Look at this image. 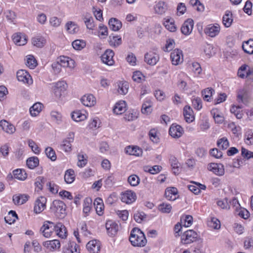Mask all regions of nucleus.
<instances>
[{
    "instance_id": "58836bf2",
    "label": "nucleus",
    "mask_w": 253,
    "mask_h": 253,
    "mask_svg": "<svg viewBox=\"0 0 253 253\" xmlns=\"http://www.w3.org/2000/svg\"><path fill=\"white\" fill-rule=\"evenodd\" d=\"M66 30L69 33L74 34L77 33L79 31V27L78 25L74 22L70 21L66 23Z\"/></svg>"
},
{
    "instance_id": "a211bd4d",
    "label": "nucleus",
    "mask_w": 253,
    "mask_h": 253,
    "mask_svg": "<svg viewBox=\"0 0 253 253\" xmlns=\"http://www.w3.org/2000/svg\"><path fill=\"white\" fill-rule=\"evenodd\" d=\"M86 247L90 253H98L100 250V243L98 241L93 240L88 242Z\"/></svg>"
},
{
    "instance_id": "49530a36",
    "label": "nucleus",
    "mask_w": 253,
    "mask_h": 253,
    "mask_svg": "<svg viewBox=\"0 0 253 253\" xmlns=\"http://www.w3.org/2000/svg\"><path fill=\"white\" fill-rule=\"evenodd\" d=\"M129 85L126 82H121L118 84V91L121 94H126L128 92Z\"/></svg>"
},
{
    "instance_id": "7c9ffc66",
    "label": "nucleus",
    "mask_w": 253,
    "mask_h": 253,
    "mask_svg": "<svg viewBox=\"0 0 253 253\" xmlns=\"http://www.w3.org/2000/svg\"><path fill=\"white\" fill-rule=\"evenodd\" d=\"M233 22L232 13L231 11L227 10L222 18V23L225 27H229Z\"/></svg>"
},
{
    "instance_id": "603ef678",
    "label": "nucleus",
    "mask_w": 253,
    "mask_h": 253,
    "mask_svg": "<svg viewBox=\"0 0 253 253\" xmlns=\"http://www.w3.org/2000/svg\"><path fill=\"white\" fill-rule=\"evenodd\" d=\"M172 209L171 206L168 203H163L158 207V210L163 213H169Z\"/></svg>"
},
{
    "instance_id": "1a4fd4ad",
    "label": "nucleus",
    "mask_w": 253,
    "mask_h": 253,
    "mask_svg": "<svg viewBox=\"0 0 253 253\" xmlns=\"http://www.w3.org/2000/svg\"><path fill=\"white\" fill-rule=\"evenodd\" d=\"M67 84L64 81L57 82L54 88V93L56 97L60 98L66 91Z\"/></svg>"
},
{
    "instance_id": "423d86ee",
    "label": "nucleus",
    "mask_w": 253,
    "mask_h": 253,
    "mask_svg": "<svg viewBox=\"0 0 253 253\" xmlns=\"http://www.w3.org/2000/svg\"><path fill=\"white\" fill-rule=\"evenodd\" d=\"M70 62H71L73 64L74 63L73 60L71 59L69 60V58L67 57H60L59 61H58L56 63H54L52 64V67L53 68H58L57 72L59 73L60 72L61 67H70Z\"/></svg>"
},
{
    "instance_id": "8fccbe9b",
    "label": "nucleus",
    "mask_w": 253,
    "mask_h": 253,
    "mask_svg": "<svg viewBox=\"0 0 253 253\" xmlns=\"http://www.w3.org/2000/svg\"><path fill=\"white\" fill-rule=\"evenodd\" d=\"M127 181L132 186H136L140 183V178L135 174H132L128 176Z\"/></svg>"
},
{
    "instance_id": "13d9d810",
    "label": "nucleus",
    "mask_w": 253,
    "mask_h": 253,
    "mask_svg": "<svg viewBox=\"0 0 253 253\" xmlns=\"http://www.w3.org/2000/svg\"><path fill=\"white\" fill-rule=\"evenodd\" d=\"M162 169V167L160 166H154L152 167H146L145 169V171H148L152 174H156L159 172Z\"/></svg>"
},
{
    "instance_id": "69168bd1",
    "label": "nucleus",
    "mask_w": 253,
    "mask_h": 253,
    "mask_svg": "<svg viewBox=\"0 0 253 253\" xmlns=\"http://www.w3.org/2000/svg\"><path fill=\"white\" fill-rule=\"evenodd\" d=\"M192 105L195 109L199 110L202 107V100L200 98L196 97L192 99Z\"/></svg>"
},
{
    "instance_id": "e433bc0d",
    "label": "nucleus",
    "mask_w": 253,
    "mask_h": 253,
    "mask_svg": "<svg viewBox=\"0 0 253 253\" xmlns=\"http://www.w3.org/2000/svg\"><path fill=\"white\" fill-rule=\"evenodd\" d=\"M64 180L67 183H72L75 180V172L72 169H69L65 172Z\"/></svg>"
},
{
    "instance_id": "5701e85b",
    "label": "nucleus",
    "mask_w": 253,
    "mask_h": 253,
    "mask_svg": "<svg viewBox=\"0 0 253 253\" xmlns=\"http://www.w3.org/2000/svg\"><path fill=\"white\" fill-rule=\"evenodd\" d=\"M82 103L86 106L91 107L96 103V100L92 94L85 95L81 98Z\"/></svg>"
},
{
    "instance_id": "cd10ccee",
    "label": "nucleus",
    "mask_w": 253,
    "mask_h": 253,
    "mask_svg": "<svg viewBox=\"0 0 253 253\" xmlns=\"http://www.w3.org/2000/svg\"><path fill=\"white\" fill-rule=\"evenodd\" d=\"M108 24L110 29L114 31H118L122 26L121 22L115 18H111L109 21Z\"/></svg>"
},
{
    "instance_id": "7ed1b4c3",
    "label": "nucleus",
    "mask_w": 253,
    "mask_h": 253,
    "mask_svg": "<svg viewBox=\"0 0 253 253\" xmlns=\"http://www.w3.org/2000/svg\"><path fill=\"white\" fill-rule=\"evenodd\" d=\"M197 233L193 230L185 231L181 236V242L185 244H190L198 239Z\"/></svg>"
},
{
    "instance_id": "c85d7f7f",
    "label": "nucleus",
    "mask_w": 253,
    "mask_h": 253,
    "mask_svg": "<svg viewBox=\"0 0 253 253\" xmlns=\"http://www.w3.org/2000/svg\"><path fill=\"white\" fill-rule=\"evenodd\" d=\"M126 104L124 101H121L117 103L114 108L113 112L117 115H121L126 110Z\"/></svg>"
},
{
    "instance_id": "f03ea898",
    "label": "nucleus",
    "mask_w": 253,
    "mask_h": 253,
    "mask_svg": "<svg viewBox=\"0 0 253 253\" xmlns=\"http://www.w3.org/2000/svg\"><path fill=\"white\" fill-rule=\"evenodd\" d=\"M50 210L58 218H63L66 215V205L61 201L54 200L51 205Z\"/></svg>"
},
{
    "instance_id": "aec40b11",
    "label": "nucleus",
    "mask_w": 253,
    "mask_h": 253,
    "mask_svg": "<svg viewBox=\"0 0 253 253\" xmlns=\"http://www.w3.org/2000/svg\"><path fill=\"white\" fill-rule=\"evenodd\" d=\"M13 42L17 45H23L27 43V39L25 35L20 33H15L12 36Z\"/></svg>"
},
{
    "instance_id": "f3484780",
    "label": "nucleus",
    "mask_w": 253,
    "mask_h": 253,
    "mask_svg": "<svg viewBox=\"0 0 253 253\" xmlns=\"http://www.w3.org/2000/svg\"><path fill=\"white\" fill-rule=\"evenodd\" d=\"M183 128L179 125H172L169 129V134L173 138H179L183 134Z\"/></svg>"
},
{
    "instance_id": "a19ab883",
    "label": "nucleus",
    "mask_w": 253,
    "mask_h": 253,
    "mask_svg": "<svg viewBox=\"0 0 253 253\" xmlns=\"http://www.w3.org/2000/svg\"><path fill=\"white\" fill-rule=\"evenodd\" d=\"M86 115L82 113L81 111H74L72 114V119L76 122L84 121L86 119Z\"/></svg>"
},
{
    "instance_id": "c756f323",
    "label": "nucleus",
    "mask_w": 253,
    "mask_h": 253,
    "mask_svg": "<svg viewBox=\"0 0 253 253\" xmlns=\"http://www.w3.org/2000/svg\"><path fill=\"white\" fill-rule=\"evenodd\" d=\"M94 205L97 214L99 215H102L103 213L104 209V204L102 199L100 198H96L94 202Z\"/></svg>"
},
{
    "instance_id": "79ce46f5",
    "label": "nucleus",
    "mask_w": 253,
    "mask_h": 253,
    "mask_svg": "<svg viewBox=\"0 0 253 253\" xmlns=\"http://www.w3.org/2000/svg\"><path fill=\"white\" fill-rule=\"evenodd\" d=\"M13 174L15 178L21 180H24L27 177V174L25 171L20 169H17L13 170Z\"/></svg>"
},
{
    "instance_id": "c9c22d12",
    "label": "nucleus",
    "mask_w": 253,
    "mask_h": 253,
    "mask_svg": "<svg viewBox=\"0 0 253 253\" xmlns=\"http://www.w3.org/2000/svg\"><path fill=\"white\" fill-rule=\"evenodd\" d=\"M26 164L28 167L30 169H34L39 164V160L37 157H32L29 158L26 161Z\"/></svg>"
},
{
    "instance_id": "b1692460",
    "label": "nucleus",
    "mask_w": 253,
    "mask_h": 253,
    "mask_svg": "<svg viewBox=\"0 0 253 253\" xmlns=\"http://www.w3.org/2000/svg\"><path fill=\"white\" fill-rule=\"evenodd\" d=\"M30 75L25 70H21L17 72V78L20 82L29 84Z\"/></svg>"
},
{
    "instance_id": "f704fd0d",
    "label": "nucleus",
    "mask_w": 253,
    "mask_h": 253,
    "mask_svg": "<svg viewBox=\"0 0 253 253\" xmlns=\"http://www.w3.org/2000/svg\"><path fill=\"white\" fill-rule=\"evenodd\" d=\"M42 104L40 102L35 103L30 108V112L32 116L36 117L42 111Z\"/></svg>"
},
{
    "instance_id": "20e7f679",
    "label": "nucleus",
    "mask_w": 253,
    "mask_h": 253,
    "mask_svg": "<svg viewBox=\"0 0 253 253\" xmlns=\"http://www.w3.org/2000/svg\"><path fill=\"white\" fill-rule=\"evenodd\" d=\"M55 229L54 223L49 221H45L40 229V232L45 238H49Z\"/></svg>"
},
{
    "instance_id": "473e14b6",
    "label": "nucleus",
    "mask_w": 253,
    "mask_h": 253,
    "mask_svg": "<svg viewBox=\"0 0 253 253\" xmlns=\"http://www.w3.org/2000/svg\"><path fill=\"white\" fill-rule=\"evenodd\" d=\"M169 162L171 164L173 172L175 174H178L179 173V167L180 166V163L177 161V159L173 156H171L169 158Z\"/></svg>"
},
{
    "instance_id": "4be33fe9",
    "label": "nucleus",
    "mask_w": 253,
    "mask_h": 253,
    "mask_svg": "<svg viewBox=\"0 0 253 253\" xmlns=\"http://www.w3.org/2000/svg\"><path fill=\"white\" fill-rule=\"evenodd\" d=\"M183 115L186 122L190 123L192 122L195 117L192 109L189 106H185L183 109Z\"/></svg>"
},
{
    "instance_id": "37998d69",
    "label": "nucleus",
    "mask_w": 253,
    "mask_h": 253,
    "mask_svg": "<svg viewBox=\"0 0 253 253\" xmlns=\"http://www.w3.org/2000/svg\"><path fill=\"white\" fill-rule=\"evenodd\" d=\"M109 43L112 46H118L122 43V39L119 36L112 37L110 36L109 37Z\"/></svg>"
},
{
    "instance_id": "de8ad7c7",
    "label": "nucleus",
    "mask_w": 253,
    "mask_h": 253,
    "mask_svg": "<svg viewBox=\"0 0 253 253\" xmlns=\"http://www.w3.org/2000/svg\"><path fill=\"white\" fill-rule=\"evenodd\" d=\"M32 43L37 47H42L45 43V40L42 37H37L32 39Z\"/></svg>"
},
{
    "instance_id": "a878e982",
    "label": "nucleus",
    "mask_w": 253,
    "mask_h": 253,
    "mask_svg": "<svg viewBox=\"0 0 253 253\" xmlns=\"http://www.w3.org/2000/svg\"><path fill=\"white\" fill-rule=\"evenodd\" d=\"M29 196L26 194L15 195L13 196V201L15 205H20L26 203Z\"/></svg>"
},
{
    "instance_id": "0e129e2a",
    "label": "nucleus",
    "mask_w": 253,
    "mask_h": 253,
    "mask_svg": "<svg viewBox=\"0 0 253 253\" xmlns=\"http://www.w3.org/2000/svg\"><path fill=\"white\" fill-rule=\"evenodd\" d=\"M149 135L151 140L155 143H157L159 141V137L157 135V132L155 129H151L149 132Z\"/></svg>"
},
{
    "instance_id": "393cba45",
    "label": "nucleus",
    "mask_w": 253,
    "mask_h": 253,
    "mask_svg": "<svg viewBox=\"0 0 253 253\" xmlns=\"http://www.w3.org/2000/svg\"><path fill=\"white\" fill-rule=\"evenodd\" d=\"M43 245L50 251L52 252L60 248V243L58 240H53L46 241L44 243Z\"/></svg>"
},
{
    "instance_id": "9d476101",
    "label": "nucleus",
    "mask_w": 253,
    "mask_h": 253,
    "mask_svg": "<svg viewBox=\"0 0 253 253\" xmlns=\"http://www.w3.org/2000/svg\"><path fill=\"white\" fill-rule=\"evenodd\" d=\"M136 199V194L132 191H126L123 193L121 196L122 201L127 204L133 203Z\"/></svg>"
},
{
    "instance_id": "f8f14e48",
    "label": "nucleus",
    "mask_w": 253,
    "mask_h": 253,
    "mask_svg": "<svg viewBox=\"0 0 253 253\" xmlns=\"http://www.w3.org/2000/svg\"><path fill=\"white\" fill-rule=\"evenodd\" d=\"M220 30V27L218 24H210L205 28V33L211 37H214L218 34Z\"/></svg>"
},
{
    "instance_id": "774afa93",
    "label": "nucleus",
    "mask_w": 253,
    "mask_h": 253,
    "mask_svg": "<svg viewBox=\"0 0 253 253\" xmlns=\"http://www.w3.org/2000/svg\"><path fill=\"white\" fill-rule=\"evenodd\" d=\"M252 6L253 4L252 2L250 0H247L246 2L245 5L243 8L244 11L249 15H251L252 12Z\"/></svg>"
},
{
    "instance_id": "3c124183",
    "label": "nucleus",
    "mask_w": 253,
    "mask_h": 253,
    "mask_svg": "<svg viewBox=\"0 0 253 253\" xmlns=\"http://www.w3.org/2000/svg\"><path fill=\"white\" fill-rule=\"evenodd\" d=\"M217 145L220 149L225 150L229 147V142L227 138L222 137L217 142Z\"/></svg>"
},
{
    "instance_id": "ddd939ff",
    "label": "nucleus",
    "mask_w": 253,
    "mask_h": 253,
    "mask_svg": "<svg viewBox=\"0 0 253 253\" xmlns=\"http://www.w3.org/2000/svg\"><path fill=\"white\" fill-rule=\"evenodd\" d=\"M114 53L112 50L107 49L103 54L101 56V60L102 62L109 66L113 65L114 61L113 57Z\"/></svg>"
},
{
    "instance_id": "4468645a",
    "label": "nucleus",
    "mask_w": 253,
    "mask_h": 253,
    "mask_svg": "<svg viewBox=\"0 0 253 253\" xmlns=\"http://www.w3.org/2000/svg\"><path fill=\"white\" fill-rule=\"evenodd\" d=\"M106 228L110 236L115 235L119 230V225L112 220H108L106 223Z\"/></svg>"
},
{
    "instance_id": "4d7b16f0",
    "label": "nucleus",
    "mask_w": 253,
    "mask_h": 253,
    "mask_svg": "<svg viewBox=\"0 0 253 253\" xmlns=\"http://www.w3.org/2000/svg\"><path fill=\"white\" fill-rule=\"evenodd\" d=\"M181 221L183 224V226L187 227L192 224L193 221V217L191 215H187L185 216H183L181 218Z\"/></svg>"
},
{
    "instance_id": "0eeeda50",
    "label": "nucleus",
    "mask_w": 253,
    "mask_h": 253,
    "mask_svg": "<svg viewBox=\"0 0 253 253\" xmlns=\"http://www.w3.org/2000/svg\"><path fill=\"white\" fill-rule=\"evenodd\" d=\"M170 59L172 64L177 65L183 62V54L181 50L176 49L173 50L170 53Z\"/></svg>"
},
{
    "instance_id": "72a5a7b5",
    "label": "nucleus",
    "mask_w": 253,
    "mask_h": 253,
    "mask_svg": "<svg viewBox=\"0 0 253 253\" xmlns=\"http://www.w3.org/2000/svg\"><path fill=\"white\" fill-rule=\"evenodd\" d=\"M242 48L245 52L249 54H253V40L250 39L244 42L242 44Z\"/></svg>"
},
{
    "instance_id": "6e6552de",
    "label": "nucleus",
    "mask_w": 253,
    "mask_h": 253,
    "mask_svg": "<svg viewBox=\"0 0 253 253\" xmlns=\"http://www.w3.org/2000/svg\"><path fill=\"white\" fill-rule=\"evenodd\" d=\"M207 168L217 175L222 176L224 174V166L221 164L210 163Z\"/></svg>"
},
{
    "instance_id": "dca6fc26",
    "label": "nucleus",
    "mask_w": 253,
    "mask_h": 253,
    "mask_svg": "<svg viewBox=\"0 0 253 253\" xmlns=\"http://www.w3.org/2000/svg\"><path fill=\"white\" fill-rule=\"evenodd\" d=\"M194 26V22L192 19H188L183 24L181 31L185 35H189L192 32Z\"/></svg>"
},
{
    "instance_id": "c03bdc74",
    "label": "nucleus",
    "mask_w": 253,
    "mask_h": 253,
    "mask_svg": "<svg viewBox=\"0 0 253 253\" xmlns=\"http://www.w3.org/2000/svg\"><path fill=\"white\" fill-rule=\"evenodd\" d=\"M242 108V106L232 105L230 109V111L232 113L234 114L238 119H241L243 117Z\"/></svg>"
},
{
    "instance_id": "6ab92c4d",
    "label": "nucleus",
    "mask_w": 253,
    "mask_h": 253,
    "mask_svg": "<svg viewBox=\"0 0 253 253\" xmlns=\"http://www.w3.org/2000/svg\"><path fill=\"white\" fill-rule=\"evenodd\" d=\"M0 126L4 131L8 134H13L16 130L13 125L4 120L0 122Z\"/></svg>"
},
{
    "instance_id": "412c9836",
    "label": "nucleus",
    "mask_w": 253,
    "mask_h": 253,
    "mask_svg": "<svg viewBox=\"0 0 253 253\" xmlns=\"http://www.w3.org/2000/svg\"><path fill=\"white\" fill-rule=\"evenodd\" d=\"M54 230L56 235L62 239L66 238L67 236V231L66 227L61 223H58L55 225Z\"/></svg>"
},
{
    "instance_id": "e2e57ef3",
    "label": "nucleus",
    "mask_w": 253,
    "mask_h": 253,
    "mask_svg": "<svg viewBox=\"0 0 253 253\" xmlns=\"http://www.w3.org/2000/svg\"><path fill=\"white\" fill-rule=\"evenodd\" d=\"M99 33L102 38H105L108 34V28L106 26L100 24L99 26Z\"/></svg>"
},
{
    "instance_id": "4c0bfd02",
    "label": "nucleus",
    "mask_w": 253,
    "mask_h": 253,
    "mask_svg": "<svg viewBox=\"0 0 253 253\" xmlns=\"http://www.w3.org/2000/svg\"><path fill=\"white\" fill-rule=\"evenodd\" d=\"M177 193V189L176 188H168L165 191V196L168 200H174L175 199V198H172V196H175Z\"/></svg>"
},
{
    "instance_id": "ea45409f",
    "label": "nucleus",
    "mask_w": 253,
    "mask_h": 253,
    "mask_svg": "<svg viewBox=\"0 0 253 253\" xmlns=\"http://www.w3.org/2000/svg\"><path fill=\"white\" fill-rule=\"evenodd\" d=\"M92 207V200L90 198H86L84 202L83 212L87 216Z\"/></svg>"
},
{
    "instance_id": "f257e3e1",
    "label": "nucleus",
    "mask_w": 253,
    "mask_h": 253,
    "mask_svg": "<svg viewBox=\"0 0 253 253\" xmlns=\"http://www.w3.org/2000/svg\"><path fill=\"white\" fill-rule=\"evenodd\" d=\"M129 240L134 247H144L147 243L144 234L137 228H134L131 231Z\"/></svg>"
},
{
    "instance_id": "9b49d317",
    "label": "nucleus",
    "mask_w": 253,
    "mask_h": 253,
    "mask_svg": "<svg viewBox=\"0 0 253 253\" xmlns=\"http://www.w3.org/2000/svg\"><path fill=\"white\" fill-rule=\"evenodd\" d=\"M46 199L44 197H40L38 198L34 206V211L36 213H40L46 207Z\"/></svg>"
},
{
    "instance_id": "a18cd8bd",
    "label": "nucleus",
    "mask_w": 253,
    "mask_h": 253,
    "mask_svg": "<svg viewBox=\"0 0 253 253\" xmlns=\"http://www.w3.org/2000/svg\"><path fill=\"white\" fill-rule=\"evenodd\" d=\"M17 219H18V215L16 212L13 211H10L8 213V216L4 218L5 222L10 224L15 221Z\"/></svg>"
},
{
    "instance_id": "bb28decb",
    "label": "nucleus",
    "mask_w": 253,
    "mask_h": 253,
    "mask_svg": "<svg viewBox=\"0 0 253 253\" xmlns=\"http://www.w3.org/2000/svg\"><path fill=\"white\" fill-rule=\"evenodd\" d=\"M83 19L87 29L93 30L95 27L93 17L89 14L86 13L83 16Z\"/></svg>"
},
{
    "instance_id": "338daca9",
    "label": "nucleus",
    "mask_w": 253,
    "mask_h": 253,
    "mask_svg": "<svg viewBox=\"0 0 253 253\" xmlns=\"http://www.w3.org/2000/svg\"><path fill=\"white\" fill-rule=\"evenodd\" d=\"M217 204L218 206L222 209H229L230 208V206L226 198H225L223 200H218L217 202Z\"/></svg>"
},
{
    "instance_id": "2eb2a0df",
    "label": "nucleus",
    "mask_w": 253,
    "mask_h": 253,
    "mask_svg": "<svg viewBox=\"0 0 253 253\" xmlns=\"http://www.w3.org/2000/svg\"><path fill=\"white\" fill-rule=\"evenodd\" d=\"M168 4L166 0H158L154 7L155 11L158 14H163L168 10Z\"/></svg>"
},
{
    "instance_id": "864d4df0",
    "label": "nucleus",
    "mask_w": 253,
    "mask_h": 253,
    "mask_svg": "<svg viewBox=\"0 0 253 253\" xmlns=\"http://www.w3.org/2000/svg\"><path fill=\"white\" fill-rule=\"evenodd\" d=\"M37 65V61L32 55L27 56L26 65L31 69H34Z\"/></svg>"
},
{
    "instance_id": "09e8293b",
    "label": "nucleus",
    "mask_w": 253,
    "mask_h": 253,
    "mask_svg": "<svg viewBox=\"0 0 253 253\" xmlns=\"http://www.w3.org/2000/svg\"><path fill=\"white\" fill-rule=\"evenodd\" d=\"M72 142L68 140L67 139H64L60 145L61 149L66 152H70L72 150Z\"/></svg>"
},
{
    "instance_id": "2f4dec72",
    "label": "nucleus",
    "mask_w": 253,
    "mask_h": 253,
    "mask_svg": "<svg viewBox=\"0 0 253 253\" xmlns=\"http://www.w3.org/2000/svg\"><path fill=\"white\" fill-rule=\"evenodd\" d=\"M126 153L130 155H134L135 156H139L142 154V150L141 149L137 146H128L126 148Z\"/></svg>"
},
{
    "instance_id": "5fc2aeb1",
    "label": "nucleus",
    "mask_w": 253,
    "mask_h": 253,
    "mask_svg": "<svg viewBox=\"0 0 253 253\" xmlns=\"http://www.w3.org/2000/svg\"><path fill=\"white\" fill-rule=\"evenodd\" d=\"M72 46L75 49L80 50L85 47V42L83 40H77L72 42Z\"/></svg>"
},
{
    "instance_id": "680f3d73",
    "label": "nucleus",
    "mask_w": 253,
    "mask_h": 253,
    "mask_svg": "<svg viewBox=\"0 0 253 253\" xmlns=\"http://www.w3.org/2000/svg\"><path fill=\"white\" fill-rule=\"evenodd\" d=\"M44 182V178L42 176H39L36 178L35 184L38 190H41L42 189L43 184Z\"/></svg>"
},
{
    "instance_id": "052dcab7",
    "label": "nucleus",
    "mask_w": 253,
    "mask_h": 253,
    "mask_svg": "<svg viewBox=\"0 0 253 253\" xmlns=\"http://www.w3.org/2000/svg\"><path fill=\"white\" fill-rule=\"evenodd\" d=\"M248 66L246 65H243L238 70V76L242 79H244L247 78V68Z\"/></svg>"
},
{
    "instance_id": "bf43d9fd",
    "label": "nucleus",
    "mask_w": 253,
    "mask_h": 253,
    "mask_svg": "<svg viewBox=\"0 0 253 253\" xmlns=\"http://www.w3.org/2000/svg\"><path fill=\"white\" fill-rule=\"evenodd\" d=\"M214 90L209 88H207L202 91V95L204 100L209 101L210 97L211 96Z\"/></svg>"
},
{
    "instance_id": "39448f33",
    "label": "nucleus",
    "mask_w": 253,
    "mask_h": 253,
    "mask_svg": "<svg viewBox=\"0 0 253 253\" xmlns=\"http://www.w3.org/2000/svg\"><path fill=\"white\" fill-rule=\"evenodd\" d=\"M157 49L147 52L144 56V61L148 64L154 66L159 60V55L157 53Z\"/></svg>"
},
{
    "instance_id": "6e6d98bb",
    "label": "nucleus",
    "mask_w": 253,
    "mask_h": 253,
    "mask_svg": "<svg viewBox=\"0 0 253 253\" xmlns=\"http://www.w3.org/2000/svg\"><path fill=\"white\" fill-rule=\"evenodd\" d=\"M45 153L47 157L51 161H54L56 160V155L52 148L48 147L45 149Z\"/></svg>"
}]
</instances>
